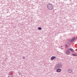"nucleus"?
<instances>
[{
    "instance_id": "f257e3e1",
    "label": "nucleus",
    "mask_w": 77,
    "mask_h": 77,
    "mask_svg": "<svg viewBox=\"0 0 77 77\" xmlns=\"http://www.w3.org/2000/svg\"><path fill=\"white\" fill-rule=\"evenodd\" d=\"M47 7L48 9L49 10H52L53 8V5L50 4H48L47 5Z\"/></svg>"
},
{
    "instance_id": "f03ea898",
    "label": "nucleus",
    "mask_w": 77,
    "mask_h": 77,
    "mask_svg": "<svg viewBox=\"0 0 77 77\" xmlns=\"http://www.w3.org/2000/svg\"><path fill=\"white\" fill-rule=\"evenodd\" d=\"M62 64L61 63H58L57 64V66L58 68H62Z\"/></svg>"
},
{
    "instance_id": "7ed1b4c3",
    "label": "nucleus",
    "mask_w": 77,
    "mask_h": 77,
    "mask_svg": "<svg viewBox=\"0 0 77 77\" xmlns=\"http://www.w3.org/2000/svg\"><path fill=\"white\" fill-rule=\"evenodd\" d=\"M68 50H70V51H71L72 52H74V50L72 49V48H69L68 49Z\"/></svg>"
},
{
    "instance_id": "20e7f679",
    "label": "nucleus",
    "mask_w": 77,
    "mask_h": 77,
    "mask_svg": "<svg viewBox=\"0 0 77 77\" xmlns=\"http://www.w3.org/2000/svg\"><path fill=\"white\" fill-rule=\"evenodd\" d=\"M61 71V69H57V72H60Z\"/></svg>"
},
{
    "instance_id": "39448f33",
    "label": "nucleus",
    "mask_w": 77,
    "mask_h": 77,
    "mask_svg": "<svg viewBox=\"0 0 77 77\" xmlns=\"http://www.w3.org/2000/svg\"><path fill=\"white\" fill-rule=\"evenodd\" d=\"M56 59V57L54 56H52L51 58V60H53L54 59Z\"/></svg>"
},
{
    "instance_id": "423d86ee",
    "label": "nucleus",
    "mask_w": 77,
    "mask_h": 77,
    "mask_svg": "<svg viewBox=\"0 0 77 77\" xmlns=\"http://www.w3.org/2000/svg\"><path fill=\"white\" fill-rule=\"evenodd\" d=\"M75 37H74L71 40L70 42L71 43H72L73 42V41H74L75 40Z\"/></svg>"
},
{
    "instance_id": "0eeeda50",
    "label": "nucleus",
    "mask_w": 77,
    "mask_h": 77,
    "mask_svg": "<svg viewBox=\"0 0 77 77\" xmlns=\"http://www.w3.org/2000/svg\"><path fill=\"white\" fill-rule=\"evenodd\" d=\"M66 53L67 54H69V51H67L66 52Z\"/></svg>"
},
{
    "instance_id": "6e6552de",
    "label": "nucleus",
    "mask_w": 77,
    "mask_h": 77,
    "mask_svg": "<svg viewBox=\"0 0 77 77\" xmlns=\"http://www.w3.org/2000/svg\"><path fill=\"white\" fill-rule=\"evenodd\" d=\"M72 72V70L69 69L68 70V72Z\"/></svg>"
},
{
    "instance_id": "1a4fd4ad",
    "label": "nucleus",
    "mask_w": 77,
    "mask_h": 77,
    "mask_svg": "<svg viewBox=\"0 0 77 77\" xmlns=\"http://www.w3.org/2000/svg\"><path fill=\"white\" fill-rule=\"evenodd\" d=\"M71 56H77V54H71Z\"/></svg>"
},
{
    "instance_id": "9d476101",
    "label": "nucleus",
    "mask_w": 77,
    "mask_h": 77,
    "mask_svg": "<svg viewBox=\"0 0 77 77\" xmlns=\"http://www.w3.org/2000/svg\"><path fill=\"white\" fill-rule=\"evenodd\" d=\"M38 30H42V28L41 27H39L38 28Z\"/></svg>"
},
{
    "instance_id": "9b49d317",
    "label": "nucleus",
    "mask_w": 77,
    "mask_h": 77,
    "mask_svg": "<svg viewBox=\"0 0 77 77\" xmlns=\"http://www.w3.org/2000/svg\"><path fill=\"white\" fill-rule=\"evenodd\" d=\"M70 43V41H67V44H69Z\"/></svg>"
},
{
    "instance_id": "f8f14e48",
    "label": "nucleus",
    "mask_w": 77,
    "mask_h": 77,
    "mask_svg": "<svg viewBox=\"0 0 77 77\" xmlns=\"http://www.w3.org/2000/svg\"><path fill=\"white\" fill-rule=\"evenodd\" d=\"M11 73H12L11 72H10L9 73H8V75H11Z\"/></svg>"
},
{
    "instance_id": "ddd939ff",
    "label": "nucleus",
    "mask_w": 77,
    "mask_h": 77,
    "mask_svg": "<svg viewBox=\"0 0 77 77\" xmlns=\"http://www.w3.org/2000/svg\"><path fill=\"white\" fill-rule=\"evenodd\" d=\"M65 47H66V48L67 47H68V45H65Z\"/></svg>"
},
{
    "instance_id": "4468645a",
    "label": "nucleus",
    "mask_w": 77,
    "mask_h": 77,
    "mask_svg": "<svg viewBox=\"0 0 77 77\" xmlns=\"http://www.w3.org/2000/svg\"><path fill=\"white\" fill-rule=\"evenodd\" d=\"M25 58H26L24 56L23 57V59H25Z\"/></svg>"
},
{
    "instance_id": "2eb2a0df",
    "label": "nucleus",
    "mask_w": 77,
    "mask_h": 77,
    "mask_svg": "<svg viewBox=\"0 0 77 77\" xmlns=\"http://www.w3.org/2000/svg\"><path fill=\"white\" fill-rule=\"evenodd\" d=\"M63 47V46H61L60 47V48H62Z\"/></svg>"
},
{
    "instance_id": "dca6fc26",
    "label": "nucleus",
    "mask_w": 77,
    "mask_h": 77,
    "mask_svg": "<svg viewBox=\"0 0 77 77\" xmlns=\"http://www.w3.org/2000/svg\"><path fill=\"white\" fill-rule=\"evenodd\" d=\"M61 49H63V48H61Z\"/></svg>"
},
{
    "instance_id": "f3484780",
    "label": "nucleus",
    "mask_w": 77,
    "mask_h": 77,
    "mask_svg": "<svg viewBox=\"0 0 77 77\" xmlns=\"http://www.w3.org/2000/svg\"><path fill=\"white\" fill-rule=\"evenodd\" d=\"M76 38L77 39V36L76 37Z\"/></svg>"
}]
</instances>
